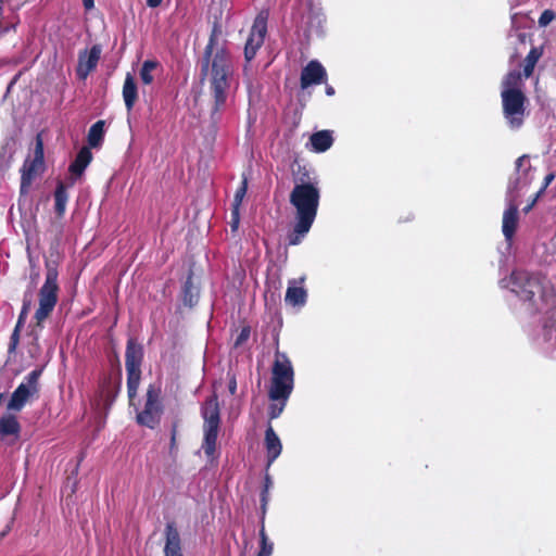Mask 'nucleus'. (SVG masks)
Instances as JSON below:
<instances>
[{
	"label": "nucleus",
	"mask_w": 556,
	"mask_h": 556,
	"mask_svg": "<svg viewBox=\"0 0 556 556\" xmlns=\"http://www.w3.org/2000/svg\"><path fill=\"white\" fill-rule=\"evenodd\" d=\"M122 93L125 106L130 112L138 100V87L135 77L130 73L126 74Z\"/></svg>",
	"instance_id": "obj_23"
},
{
	"label": "nucleus",
	"mask_w": 556,
	"mask_h": 556,
	"mask_svg": "<svg viewBox=\"0 0 556 556\" xmlns=\"http://www.w3.org/2000/svg\"><path fill=\"white\" fill-rule=\"evenodd\" d=\"M240 223V206H232L231 207V220H230V227L231 231H237Z\"/></svg>",
	"instance_id": "obj_37"
},
{
	"label": "nucleus",
	"mask_w": 556,
	"mask_h": 556,
	"mask_svg": "<svg viewBox=\"0 0 556 556\" xmlns=\"http://www.w3.org/2000/svg\"><path fill=\"white\" fill-rule=\"evenodd\" d=\"M162 3V0H147V5L149 8H157L159 5H161Z\"/></svg>",
	"instance_id": "obj_45"
},
{
	"label": "nucleus",
	"mask_w": 556,
	"mask_h": 556,
	"mask_svg": "<svg viewBox=\"0 0 556 556\" xmlns=\"http://www.w3.org/2000/svg\"><path fill=\"white\" fill-rule=\"evenodd\" d=\"M42 369H34L25 376L24 381L13 391L8 404L7 409L9 412H21L26 403L33 399L38 397L40 392L39 379L41 377Z\"/></svg>",
	"instance_id": "obj_9"
},
{
	"label": "nucleus",
	"mask_w": 556,
	"mask_h": 556,
	"mask_svg": "<svg viewBox=\"0 0 556 556\" xmlns=\"http://www.w3.org/2000/svg\"><path fill=\"white\" fill-rule=\"evenodd\" d=\"M5 534H7V532H5V531L1 532V533H0V539L4 538V535H5Z\"/></svg>",
	"instance_id": "obj_49"
},
{
	"label": "nucleus",
	"mask_w": 556,
	"mask_h": 556,
	"mask_svg": "<svg viewBox=\"0 0 556 556\" xmlns=\"http://www.w3.org/2000/svg\"><path fill=\"white\" fill-rule=\"evenodd\" d=\"M268 501H269L268 485H264L263 490L261 492V510H262L261 523L262 522L265 523V515H266V510H267Z\"/></svg>",
	"instance_id": "obj_35"
},
{
	"label": "nucleus",
	"mask_w": 556,
	"mask_h": 556,
	"mask_svg": "<svg viewBox=\"0 0 556 556\" xmlns=\"http://www.w3.org/2000/svg\"><path fill=\"white\" fill-rule=\"evenodd\" d=\"M164 409L161 384L151 383L146 391L143 407L137 412L136 422L153 430L161 424Z\"/></svg>",
	"instance_id": "obj_5"
},
{
	"label": "nucleus",
	"mask_w": 556,
	"mask_h": 556,
	"mask_svg": "<svg viewBox=\"0 0 556 556\" xmlns=\"http://www.w3.org/2000/svg\"><path fill=\"white\" fill-rule=\"evenodd\" d=\"M68 201L67 186L59 180L54 190V210L59 217H63Z\"/></svg>",
	"instance_id": "obj_25"
},
{
	"label": "nucleus",
	"mask_w": 556,
	"mask_h": 556,
	"mask_svg": "<svg viewBox=\"0 0 556 556\" xmlns=\"http://www.w3.org/2000/svg\"><path fill=\"white\" fill-rule=\"evenodd\" d=\"M539 198H536V193L534 194V198L532 199V201L530 203H527V206L523 207V212L527 214L529 213L532 207L535 205L536 201H538Z\"/></svg>",
	"instance_id": "obj_43"
},
{
	"label": "nucleus",
	"mask_w": 556,
	"mask_h": 556,
	"mask_svg": "<svg viewBox=\"0 0 556 556\" xmlns=\"http://www.w3.org/2000/svg\"><path fill=\"white\" fill-rule=\"evenodd\" d=\"M121 383V374L115 378L112 375L104 376L99 382V404H102L105 408L110 407L119 392Z\"/></svg>",
	"instance_id": "obj_14"
},
{
	"label": "nucleus",
	"mask_w": 556,
	"mask_h": 556,
	"mask_svg": "<svg viewBox=\"0 0 556 556\" xmlns=\"http://www.w3.org/2000/svg\"><path fill=\"white\" fill-rule=\"evenodd\" d=\"M522 76L518 71L508 72L502 80V90H521Z\"/></svg>",
	"instance_id": "obj_29"
},
{
	"label": "nucleus",
	"mask_w": 556,
	"mask_h": 556,
	"mask_svg": "<svg viewBox=\"0 0 556 556\" xmlns=\"http://www.w3.org/2000/svg\"><path fill=\"white\" fill-rule=\"evenodd\" d=\"M92 161V153L88 147H83L75 156V160L71 163L68 172L72 175L73 181L81 177L88 165Z\"/></svg>",
	"instance_id": "obj_19"
},
{
	"label": "nucleus",
	"mask_w": 556,
	"mask_h": 556,
	"mask_svg": "<svg viewBox=\"0 0 556 556\" xmlns=\"http://www.w3.org/2000/svg\"><path fill=\"white\" fill-rule=\"evenodd\" d=\"M529 182L528 181H522L521 177H518L516 178V180L514 182H511L509 185V192H518L519 190H521L523 187L528 186Z\"/></svg>",
	"instance_id": "obj_40"
},
{
	"label": "nucleus",
	"mask_w": 556,
	"mask_h": 556,
	"mask_svg": "<svg viewBox=\"0 0 556 556\" xmlns=\"http://www.w3.org/2000/svg\"><path fill=\"white\" fill-rule=\"evenodd\" d=\"M29 308H30V301L24 300L16 325H15V327L11 333V337H10V342H9V346H8L9 354H14L17 350V346L20 344L21 331L25 325Z\"/></svg>",
	"instance_id": "obj_22"
},
{
	"label": "nucleus",
	"mask_w": 556,
	"mask_h": 556,
	"mask_svg": "<svg viewBox=\"0 0 556 556\" xmlns=\"http://www.w3.org/2000/svg\"><path fill=\"white\" fill-rule=\"evenodd\" d=\"M22 427L14 414L5 413L0 416V441L8 445L15 444L21 438Z\"/></svg>",
	"instance_id": "obj_15"
},
{
	"label": "nucleus",
	"mask_w": 556,
	"mask_h": 556,
	"mask_svg": "<svg viewBox=\"0 0 556 556\" xmlns=\"http://www.w3.org/2000/svg\"><path fill=\"white\" fill-rule=\"evenodd\" d=\"M83 5L86 11H90L94 8V0H83Z\"/></svg>",
	"instance_id": "obj_44"
},
{
	"label": "nucleus",
	"mask_w": 556,
	"mask_h": 556,
	"mask_svg": "<svg viewBox=\"0 0 556 556\" xmlns=\"http://www.w3.org/2000/svg\"><path fill=\"white\" fill-rule=\"evenodd\" d=\"M273 551L274 544L268 540L265 531V525L262 522L260 528V551L257 556H271Z\"/></svg>",
	"instance_id": "obj_31"
},
{
	"label": "nucleus",
	"mask_w": 556,
	"mask_h": 556,
	"mask_svg": "<svg viewBox=\"0 0 556 556\" xmlns=\"http://www.w3.org/2000/svg\"><path fill=\"white\" fill-rule=\"evenodd\" d=\"M101 46L93 45L89 50L85 49L78 54V64L76 75L79 79L85 80L89 74L96 70L101 58Z\"/></svg>",
	"instance_id": "obj_13"
},
{
	"label": "nucleus",
	"mask_w": 556,
	"mask_h": 556,
	"mask_svg": "<svg viewBox=\"0 0 556 556\" xmlns=\"http://www.w3.org/2000/svg\"><path fill=\"white\" fill-rule=\"evenodd\" d=\"M511 290L522 300L535 303V298L542 299L544 288L539 276L526 270H515L510 276Z\"/></svg>",
	"instance_id": "obj_10"
},
{
	"label": "nucleus",
	"mask_w": 556,
	"mask_h": 556,
	"mask_svg": "<svg viewBox=\"0 0 556 556\" xmlns=\"http://www.w3.org/2000/svg\"><path fill=\"white\" fill-rule=\"evenodd\" d=\"M45 169L43 143L37 136L33 159H26L21 169V193L27 194L34 179Z\"/></svg>",
	"instance_id": "obj_11"
},
{
	"label": "nucleus",
	"mask_w": 556,
	"mask_h": 556,
	"mask_svg": "<svg viewBox=\"0 0 556 556\" xmlns=\"http://www.w3.org/2000/svg\"><path fill=\"white\" fill-rule=\"evenodd\" d=\"M248 190V179L244 177L241 181L240 187L237 189L232 202V206H241L242 200L247 193Z\"/></svg>",
	"instance_id": "obj_33"
},
{
	"label": "nucleus",
	"mask_w": 556,
	"mask_h": 556,
	"mask_svg": "<svg viewBox=\"0 0 556 556\" xmlns=\"http://www.w3.org/2000/svg\"><path fill=\"white\" fill-rule=\"evenodd\" d=\"M179 424H180V419L176 418L172 421V425H170V440H169L168 453L172 457H176L177 452H178L177 434H178Z\"/></svg>",
	"instance_id": "obj_32"
},
{
	"label": "nucleus",
	"mask_w": 556,
	"mask_h": 556,
	"mask_svg": "<svg viewBox=\"0 0 556 556\" xmlns=\"http://www.w3.org/2000/svg\"><path fill=\"white\" fill-rule=\"evenodd\" d=\"M503 116L513 130L522 127L527 116L528 99L522 90H502Z\"/></svg>",
	"instance_id": "obj_7"
},
{
	"label": "nucleus",
	"mask_w": 556,
	"mask_h": 556,
	"mask_svg": "<svg viewBox=\"0 0 556 556\" xmlns=\"http://www.w3.org/2000/svg\"><path fill=\"white\" fill-rule=\"evenodd\" d=\"M267 34V15L264 12L257 14L252 25L250 35L244 46V60L251 62L258 49L263 46Z\"/></svg>",
	"instance_id": "obj_12"
},
{
	"label": "nucleus",
	"mask_w": 556,
	"mask_h": 556,
	"mask_svg": "<svg viewBox=\"0 0 556 556\" xmlns=\"http://www.w3.org/2000/svg\"><path fill=\"white\" fill-rule=\"evenodd\" d=\"M164 556H184L180 533L174 521L167 522L164 530Z\"/></svg>",
	"instance_id": "obj_17"
},
{
	"label": "nucleus",
	"mask_w": 556,
	"mask_h": 556,
	"mask_svg": "<svg viewBox=\"0 0 556 556\" xmlns=\"http://www.w3.org/2000/svg\"><path fill=\"white\" fill-rule=\"evenodd\" d=\"M264 485H268V486L270 485V479L268 476H266V478H265Z\"/></svg>",
	"instance_id": "obj_47"
},
{
	"label": "nucleus",
	"mask_w": 556,
	"mask_h": 556,
	"mask_svg": "<svg viewBox=\"0 0 556 556\" xmlns=\"http://www.w3.org/2000/svg\"><path fill=\"white\" fill-rule=\"evenodd\" d=\"M304 280L305 278L302 277L299 280L293 279L289 281V287L287 288L285 296V301L287 304L292 306H303L306 303V290L301 286H296L298 283L302 285Z\"/></svg>",
	"instance_id": "obj_20"
},
{
	"label": "nucleus",
	"mask_w": 556,
	"mask_h": 556,
	"mask_svg": "<svg viewBox=\"0 0 556 556\" xmlns=\"http://www.w3.org/2000/svg\"><path fill=\"white\" fill-rule=\"evenodd\" d=\"M309 143L312 146V151L316 153L326 152L333 144L332 131L319 130L314 132L309 137Z\"/></svg>",
	"instance_id": "obj_24"
},
{
	"label": "nucleus",
	"mask_w": 556,
	"mask_h": 556,
	"mask_svg": "<svg viewBox=\"0 0 556 556\" xmlns=\"http://www.w3.org/2000/svg\"><path fill=\"white\" fill-rule=\"evenodd\" d=\"M198 301V292L193 285V274L190 271L182 287V302L187 306H193Z\"/></svg>",
	"instance_id": "obj_28"
},
{
	"label": "nucleus",
	"mask_w": 556,
	"mask_h": 556,
	"mask_svg": "<svg viewBox=\"0 0 556 556\" xmlns=\"http://www.w3.org/2000/svg\"><path fill=\"white\" fill-rule=\"evenodd\" d=\"M556 14L553 10H544L539 18L540 26H547L554 18Z\"/></svg>",
	"instance_id": "obj_38"
},
{
	"label": "nucleus",
	"mask_w": 556,
	"mask_h": 556,
	"mask_svg": "<svg viewBox=\"0 0 556 556\" xmlns=\"http://www.w3.org/2000/svg\"><path fill=\"white\" fill-rule=\"evenodd\" d=\"M104 126L105 122L100 119L89 128L87 135V142L89 149L99 148L102 144L105 134Z\"/></svg>",
	"instance_id": "obj_26"
},
{
	"label": "nucleus",
	"mask_w": 556,
	"mask_h": 556,
	"mask_svg": "<svg viewBox=\"0 0 556 556\" xmlns=\"http://www.w3.org/2000/svg\"><path fill=\"white\" fill-rule=\"evenodd\" d=\"M250 334H251L250 326L242 327L235 340L233 346L239 348V346L243 345L249 340Z\"/></svg>",
	"instance_id": "obj_36"
},
{
	"label": "nucleus",
	"mask_w": 556,
	"mask_h": 556,
	"mask_svg": "<svg viewBox=\"0 0 556 556\" xmlns=\"http://www.w3.org/2000/svg\"><path fill=\"white\" fill-rule=\"evenodd\" d=\"M294 387V369L288 355L276 349L271 367V383L268 396L271 401H287Z\"/></svg>",
	"instance_id": "obj_3"
},
{
	"label": "nucleus",
	"mask_w": 556,
	"mask_h": 556,
	"mask_svg": "<svg viewBox=\"0 0 556 556\" xmlns=\"http://www.w3.org/2000/svg\"><path fill=\"white\" fill-rule=\"evenodd\" d=\"M294 188L290 193V203L295 208V225L288 235L289 245H298L309 231L319 206L320 193L312 181L309 172L301 165L293 172Z\"/></svg>",
	"instance_id": "obj_2"
},
{
	"label": "nucleus",
	"mask_w": 556,
	"mask_h": 556,
	"mask_svg": "<svg viewBox=\"0 0 556 556\" xmlns=\"http://www.w3.org/2000/svg\"><path fill=\"white\" fill-rule=\"evenodd\" d=\"M204 439L202 448L207 458L214 456L220 426V409L216 395L205 400L202 409Z\"/></svg>",
	"instance_id": "obj_6"
},
{
	"label": "nucleus",
	"mask_w": 556,
	"mask_h": 556,
	"mask_svg": "<svg viewBox=\"0 0 556 556\" xmlns=\"http://www.w3.org/2000/svg\"><path fill=\"white\" fill-rule=\"evenodd\" d=\"M543 54L542 47H532L523 62V76L529 78L535 68L536 63Z\"/></svg>",
	"instance_id": "obj_27"
},
{
	"label": "nucleus",
	"mask_w": 556,
	"mask_h": 556,
	"mask_svg": "<svg viewBox=\"0 0 556 556\" xmlns=\"http://www.w3.org/2000/svg\"><path fill=\"white\" fill-rule=\"evenodd\" d=\"M216 35L210 36L201 61V75L207 77L213 99L212 115L220 112L227 102L233 77V64L230 52L224 48L215 49Z\"/></svg>",
	"instance_id": "obj_1"
},
{
	"label": "nucleus",
	"mask_w": 556,
	"mask_h": 556,
	"mask_svg": "<svg viewBox=\"0 0 556 556\" xmlns=\"http://www.w3.org/2000/svg\"><path fill=\"white\" fill-rule=\"evenodd\" d=\"M264 445L266 448L267 467H269L282 451L281 441L270 424H268L265 431Z\"/></svg>",
	"instance_id": "obj_18"
},
{
	"label": "nucleus",
	"mask_w": 556,
	"mask_h": 556,
	"mask_svg": "<svg viewBox=\"0 0 556 556\" xmlns=\"http://www.w3.org/2000/svg\"><path fill=\"white\" fill-rule=\"evenodd\" d=\"M280 403H271L268 407V418H269V422L273 420V419H276L278 418L281 413L283 412L285 409V406H286V402L287 401H279Z\"/></svg>",
	"instance_id": "obj_34"
},
{
	"label": "nucleus",
	"mask_w": 556,
	"mask_h": 556,
	"mask_svg": "<svg viewBox=\"0 0 556 556\" xmlns=\"http://www.w3.org/2000/svg\"><path fill=\"white\" fill-rule=\"evenodd\" d=\"M531 169H532V168H531V166L529 165V167H528L527 169H525V170H523L525 176H528V175H529V173L531 172Z\"/></svg>",
	"instance_id": "obj_48"
},
{
	"label": "nucleus",
	"mask_w": 556,
	"mask_h": 556,
	"mask_svg": "<svg viewBox=\"0 0 556 556\" xmlns=\"http://www.w3.org/2000/svg\"><path fill=\"white\" fill-rule=\"evenodd\" d=\"M228 390L231 395H235L237 392V380L235 376H231L228 382Z\"/></svg>",
	"instance_id": "obj_41"
},
{
	"label": "nucleus",
	"mask_w": 556,
	"mask_h": 556,
	"mask_svg": "<svg viewBox=\"0 0 556 556\" xmlns=\"http://www.w3.org/2000/svg\"><path fill=\"white\" fill-rule=\"evenodd\" d=\"M325 91H326V94L329 97L333 96L336 92L334 88L330 85H326Z\"/></svg>",
	"instance_id": "obj_46"
},
{
	"label": "nucleus",
	"mask_w": 556,
	"mask_h": 556,
	"mask_svg": "<svg viewBox=\"0 0 556 556\" xmlns=\"http://www.w3.org/2000/svg\"><path fill=\"white\" fill-rule=\"evenodd\" d=\"M554 179H555V174L554 173H549L548 175L545 176L542 187L536 192V198H540L544 193L546 188L552 184V181Z\"/></svg>",
	"instance_id": "obj_39"
},
{
	"label": "nucleus",
	"mask_w": 556,
	"mask_h": 556,
	"mask_svg": "<svg viewBox=\"0 0 556 556\" xmlns=\"http://www.w3.org/2000/svg\"><path fill=\"white\" fill-rule=\"evenodd\" d=\"M143 361V348L135 338H129L126 344L125 366L127 372V392L131 402L136 395L141 379V364Z\"/></svg>",
	"instance_id": "obj_8"
},
{
	"label": "nucleus",
	"mask_w": 556,
	"mask_h": 556,
	"mask_svg": "<svg viewBox=\"0 0 556 556\" xmlns=\"http://www.w3.org/2000/svg\"><path fill=\"white\" fill-rule=\"evenodd\" d=\"M160 66L156 60H146L140 68V79L144 85H151L154 80L152 72Z\"/></svg>",
	"instance_id": "obj_30"
},
{
	"label": "nucleus",
	"mask_w": 556,
	"mask_h": 556,
	"mask_svg": "<svg viewBox=\"0 0 556 556\" xmlns=\"http://www.w3.org/2000/svg\"><path fill=\"white\" fill-rule=\"evenodd\" d=\"M527 160H528V155H526V154H525V155L519 156V157L516 160L515 165H516V172H517L518 174L520 173V169H521V167H522L523 162H525V161H527Z\"/></svg>",
	"instance_id": "obj_42"
},
{
	"label": "nucleus",
	"mask_w": 556,
	"mask_h": 556,
	"mask_svg": "<svg viewBox=\"0 0 556 556\" xmlns=\"http://www.w3.org/2000/svg\"><path fill=\"white\" fill-rule=\"evenodd\" d=\"M46 269L45 282L38 292L39 305L34 316L37 326H41L51 315L59 301L60 287L58 282L59 271L56 265L52 262H46Z\"/></svg>",
	"instance_id": "obj_4"
},
{
	"label": "nucleus",
	"mask_w": 556,
	"mask_h": 556,
	"mask_svg": "<svg viewBox=\"0 0 556 556\" xmlns=\"http://www.w3.org/2000/svg\"><path fill=\"white\" fill-rule=\"evenodd\" d=\"M327 81V72L317 60L309 61L301 72L300 85L306 89L313 85H320Z\"/></svg>",
	"instance_id": "obj_16"
},
{
	"label": "nucleus",
	"mask_w": 556,
	"mask_h": 556,
	"mask_svg": "<svg viewBox=\"0 0 556 556\" xmlns=\"http://www.w3.org/2000/svg\"><path fill=\"white\" fill-rule=\"evenodd\" d=\"M518 205L510 203L503 214L502 231L507 241H511L518 226Z\"/></svg>",
	"instance_id": "obj_21"
}]
</instances>
